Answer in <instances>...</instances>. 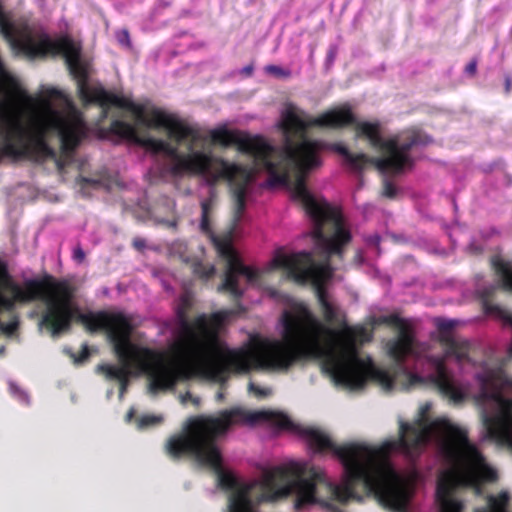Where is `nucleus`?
<instances>
[{
    "instance_id": "14",
    "label": "nucleus",
    "mask_w": 512,
    "mask_h": 512,
    "mask_svg": "<svg viewBox=\"0 0 512 512\" xmlns=\"http://www.w3.org/2000/svg\"><path fill=\"white\" fill-rule=\"evenodd\" d=\"M376 322L398 330L397 336L386 343V350L388 356L402 368L407 357L415 352L416 337L412 327L397 314L379 316Z\"/></svg>"
},
{
    "instance_id": "32",
    "label": "nucleus",
    "mask_w": 512,
    "mask_h": 512,
    "mask_svg": "<svg viewBox=\"0 0 512 512\" xmlns=\"http://www.w3.org/2000/svg\"><path fill=\"white\" fill-rule=\"evenodd\" d=\"M80 183L82 185L98 186L100 182L98 180H95V179H91V178H87V177H82L81 180H80Z\"/></svg>"
},
{
    "instance_id": "31",
    "label": "nucleus",
    "mask_w": 512,
    "mask_h": 512,
    "mask_svg": "<svg viewBox=\"0 0 512 512\" xmlns=\"http://www.w3.org/2000/svg\"><path fill=\"white\" fill-rule=\"evenodd\" d=\"M54 153H55V156L54 157H47L45 158V161L43 163H45L47 160H54L55 163H56V166L57 168L60 170L64 167V163L63 161L57 156V152L54 150Z\"/></svg>"
},
{
    "instance_id": "13",
    "label": "nucleus",
    "mask_w": 512,
    "mask_h": 512,
    "mask_svg": "<svg viewBox=\"0 0 512 512\" xmlns=\"http://www.w3.org/2000/svg\"><path fill=\"white\" fill-rule=\"evenodd\" d=\"M304 465L307 467V469H311V468L315 469L321 475V478L323 479V481L326 484H329L333 489L335 488V490H337V491L335 493H326V490H325L324 487H322V484L321 483H317L315 485V500L313 502H311V503L303 504V506H301L300 508H297L295 506V509H297V510H300V509L304 508L306 505H309V504L321 503L325 507H327L328 509L332 510L333 512H343L340 509H338L335 505L330 503L329 501L330 500H335V501H337V502H339L341 504H347L351 500L357 501V502H362L364 497H367V496H370V495H373L383 507L388 508L391 511H394V512H405L406 509H407L408 503L405 504V508L403 510H396V509H394L390 505L384 503L378 497V495L376 494L375 491H368V490H366L361 483H356V482L353 483L351 485L349 491H348L346 489L347 473H346V468H345V466L343 464H342V466L344 468L343 479H342V482L340 484H338V485L328 481V479L326 478L324 472L320 468L315 467V466H309L307 464H304ZM407 502H409V500Z\"/></svg>"
},
{
    "instance_id": "34",
    "label": "nucleus",
    "mask_w": 512,
    "mask_h": 512,
    "mask_svg": "<svg viewBox=\"0 0 512 512\" xmlns=\"http://www.w3.org/2000/svg\"><path fill=\"white\" fill-rule=\"evenodd\" d=\"M512 87V80L509 76H506L505 78V92L509 93L511 91Z\"/></svg>"
},
{
    "instance_id": "2",
    "label": "nucleus",
    "mask_w": 512,
    "mask_h": 512,
    "mask_svg": "<svg viewBox=\"0 0 512 512\" xmlns=\"http://www.w3.org/2000/svg\"><path fill=\"white\" fill-rule=\"evenodd\" d=\"M204 317L196 326L205 333L195 338L201 366L212 376L221 377L227 371L248 373L253 369L283 371L298 361L321 359L322 369L337 383L350 389L363 388L368 380L379 383L386 391L395 386V375L377 368L372 360L359 357L356 345L371 341V333L363 326L344 323L341 331L323 324L305 305L295 313L282 316L283 340H261L253 349H231L209 333Z\"/></svg>"
},
{
    "instance_id": "30",
    "label": "nucleus",
    "mask_w": 512,
    "mask_h": 512,
    "mask_svg": "<svg viewBox=\"0 0 512 512\" xmlns=\"http://www.w3.org/2000/svg\"><path fill=\"white\" fill-rule=\"evenodd\" d=\"M132 246L138 250V251H141L143 250L145 247H146V241L145 239L143 238H140V237H136L133 239L132 241Z\"/></svg>"
},
{
    "instance_id": "39",
    "label": "nucleus",
    "mask_w": 512,
    "mask_h": 512,
    "mask_svg": "<svg viewBox=\"0 0 512 512\" xmlns=\"http://www.w3.org/2000/svg\"><path fill=\"white\" fill-rule=\"evenodd\" d=\"M194 405H199L200 399L198 397H194L190 400Z\"/></svg>"
},
{
    "instance_id": "33",
    "label": "nucleus",
    "mask_w": 512,
    "mask_h": 512,
    "mask_svg": "<svg viewBox=\"0 0 512 512\" xmlns=\"http://www.w3.org/2000/svg\"><path fill=\"white\" fill-rule=\"evenodd\" d=\"M408 379H409L410 385H414V384L422 382V377H420L417 374L408 373Z\"/></svg>"
},
{
    "instance_id": "18",
    "label": "nucleus",
    "mask_w": 512,
    "mask_h": 512,
    "mask_svg": "<svg viewBox=\"0 0 512 512\" xmlns=\"http://www.w3.org/2000/svg\"><path fill=\"white\" fill-rule=\"evenodd\" d=\"M193 273L202 280H208L215 274V267L211 264L196 262L193 265Z\"/></svg>"
},
{
    "instance_id": "15",
    "label": "nucleus",
    "mask_w": 512,
    "mask_h": 512,
    "mask_svg": "<svg viewBox=\"0 0 512 512\" xmlns=\"http://www.w3.org/2000/svg\"><path fill=\"white\" fill-rule=\"evenodd\" d=\"M504 384L512 389V378H506ZM504 411L495 417L484 419L487 435L503 446H512V398H500Z\"/></svg>"
},
{
    "instance_id": "5",
    "label": "nucleus",
    "mask_w": 512,
    "mask_h": 512,
    "mask_svg": "<svg viewBox=\"0 0 512 512\" xmlns=\"http://www.w3.org/2000/svg\"><path fill=\"white\" fill-rule=\"evenodd\" d=\"M430 406L421 408V416L413 423L400 421L397 439L386 440L378 446L361 442L336 445L327 433L313 428L303 427L299 433L306 438L314 452L331 451L346 468V489L349 491L353 483H361L368 491H375L378 497L396 510H403L410 499V483L401 476L390 461L392 452L399 451L408 457L418 455L421 448L429 440L431 430H437V419L430 425L425 418ZM448 422H450L448 420Z\"/></svg>"
},
{
    "instance_id": "21",
    "label": "nucleus",
    "mask_w": 512,
    "mask_h": 512,
    "mask_svg": "<svg viewBox=\"0 0 512 512\" xmlns=\"http://www.w3.org/2000/svg\"><path fill=\"white\" fill-rule=\"evenodd\" d=\"M45 96H46V99L43 100L44 104H46L47 106L50 105V100L52 99H62L64 96H63V93L56 89V88H49L46 90L45 92Z\"/></svg>"
},
{
    "instance_id": "6",
    "label": "nucleus",
    "mask_w": 512,
    "mask_h": 512,
    "mask_svg": "<svg viewBox=\"0 0 512 512\" xmlns=\"http://www.w3.org/2000/svg\"><path fill=\"white\" fill-rule=\"evenodd\" d=\"M286 132L296 133L298 141L309 140L306 137L310 127L341 129L353 126L355 137L366 139L369 145L382 153L381 157H370L364 153H352L346 146L336 143L331 148L344 157L346 165L354 172H362L368 165L386 173H401L406 167L414 164L409 152L415 147L426 146L432 142L431 137L418 129H410L399 135L384 139L381 135V124L378 121H357L348 105L329 110L318 117L306 119V113L293 105L287 106L284 116Z\"/></svg>"
},
{
    "instance_id": "36",
    "label": "nucleus",
    "mask_w": 512,
    "mask_h": 512,
    "mask_svg": "<svg viewBox=\"0 0 512 512\" xmlns=\"http://www.w3.org/2000/svg\"><path fill=\"white\" fill-rule=\"evenodd\" d=\"M482 394H483V397H485V398L497 399V397H498L497 393L488 394L486 391H483Z\"/></svg>"
},
{
    "instance_id": "29",
    "label": "nucleus",
    "mask_w": 512,
    "mask_h": 512,
    "mask_svg": "<svg viewBox=\"0 0 512 512\" xmlns=\"http://www.w3.org/2000/svg\"><path fill=\"white\" fill-rule=\"evenodd\" d=\"M267 70L269 72L275 74L276 76H288L289 75L288 72H285L281 67L275 66V65L268 66Z\"/></svg>"
},
{
    "instance_id": "25",
    "label": "nucleus",
    "mask_w": 512,
    "mask_h": 512,
    "mask_svg": "<svg viewBox=\"0 0 512 512\" xmlns=\"http://www.w3.org/2000/svg\"><path fill=\"white\" fill-rule=\"evenodd\" d=\"M133 375V371L131 373H128L125 377L118 380L119 382V395L120 397L123 396V394L127 391L128 385H129V378Z\"/></svg>"
},
{
    "instance_id": "28",
    "label": "nucleus",
    "mask_w": 512,
    "mask_h": 512,
    "mask_svg": "<svg viewBox=\"0 0 512 512\" xmlns=\"http://www.w3.org/2000/svg\"><path fill=\"white\" fill-rule=\"evenodd\" d=\"M477 71V60L472 59L465 67L466 74L470 76H474Z\"/></svg>"
},
{
    "instance_id": "37",
    "label": "nucleus",
    "mask_w": 512,
    "mask_h": 512,
    "mask_svg": "<svg viewBox=\"0 0 512 512\" xmlns=\"http://www.w3.org/2000/svg\"><path fill=\"white\" fill-rule=\"evenodd\" d=\"M193 398V395L189 392H187L183 397H182V401L183 402H186L187 400H191Z\"/></svg>"
},
{
    "instance_id": "20",
    "label": "nucleus",
    "mask_w": 512,
    "mask_h": 512,
    "mask_svg": "<svg viewBox=\"0 0 512 512\" xmlns=\"http://www.w3.org/2000/svg\"><path fill=\"white\" fill-rule=\"evenodd\" d=\"M396 195H397L396 186L391 181L385 179L383 181L382 196L389 198V199H394L396 197Z\"/></svg>"
},
{
    "instance_id": "16",
    "label": "nucleus",
    "mask_w": 512,
    "mask_h": 512,
    "mask_svg": "<svg viewBox=\"0 0 512 512\" xmlns=\"http://www.w3.org/2000/svg\"><path fill=\"white\" fill-rule=\"evenodd\" d=\"M492 266L496 274L501 278L502 288L512 292V269L510 263L500 258H494Z\"/></svg>"
},
{
    "instance_id": "10",
    "label": "nucleus",
    "mask_w": 512,
    "mask_h": 512,
    "mask_svg": "<svg viewBox=\"0 0 512 512\" xmlns=\"http://www.w3.org/2000/svg\"><path fill=\"white\" fill-rule=\"evenodd\" d=\"M71 296L72 290L68 281L56 280L49 274L41 279L26 280L23 289L9 273L7 263L0 259V310L14 309L18 302L42 300L46 303V309L41 316L40 324L57 333L69 325Z\"/></svg>"
},
{
    "instance_id": "12",
    "label": "nucleus",
    "mask_w": 512,
    "mask_h": 512,
    "mask_svg": "<svg viewBox=\"0 0 512 512\" xmlns=\"http://www.w3.org/2000/svg\"><path fill=\"white\" fill-rule=\"evenodd\" d=\"M438 341L445 348L444 356H427V361L435 370L431 381L439 391L453 401H461L464 398L462 390L454 384L447 368L446 357L453 356L458 361L467 360L470 352V342L453 336L452 331L456 326L455 320L438 319L436 322Z\"/></svg>"
},
{
    "instance_id": "26",
    "label": "nucleus",
    "mask_w": 512,
    "mask_h": 512,
    "mask_svg": "<svg viewBox=\"0 0 512 512\" xmlns=\"http://www.w3.org/2000/svg\"><path fill=\"white\" fill-rule=\"evenodd\" d=\"M160 421H161L160 417L153 416V415H147V416H143L140 419V425L141 426H149V425H152L155 423H159Z\"/></svg>"
},
{
    "instance_id": "19",
    "label": "nucleus",
    "mask_w": 512,
    "mask_h": 512,
    "mask_svg": "<svg viewBox=\"0 0 512 512\" xmlns=\"http://www.w3.org/2000/svg\"><path fill=\"white\" fill-rule=\"evenodd\" d=\"M494 288H485L481 293V299L483 307L487 313H498L500 311L499 306L491 303L490 299L493 295Z\"/></svg>"
},
{
    "instance_id": "3",
    "label": "nucleus",
    "mask_w": 512,
    "mask_h": 512,
    "mask_svg": "<svg viewBox=\"0 0 512 512\" xmlns=\"http://www.w3.org/2000/svg\"><path fill=\"white\" fill-rule=\"evenodd\" d=\"M239 422H267L282 429H292L294 426L291 419L281 412L232 408L220 411L217 416L202 414L189 417L182 433L172 436L166 444V451L171 458L180 459L189 455L215 471L218 486L222 490L231 491L228 512H257V507L262 503L273 502L290 494L296 495V507L300 508L315 500L317 483L322 484L326 493L337 491L326 484L315 469H307L301 463L266 470L260 480L239 482L232 473L223 469L222 455L217 445V439Z\"/></svg>"
},
{
    "instance_id": "27",
    "label": "nucleus",
    "mask_w": 512,
    "mask_h": 512,
    "mask_svg": "<svg viewBox=\"0 0 512 512\" xmlns=\"http://www.w3.org/2000/svg\"><path fill=\"white\" fill-rule=\"evenodd\" d=\"M85 252L84 250L81 248L80 245L76 246L73 250V259L75 261H77L78 263H81L85 260Z\"/></svg>"
},
{
    "instance_id": "9",
    "label": "nucleus",
    "mask_w": 512,
    "mask_h": 512,
    "mask_svg": "<svg viewBox=\"0 0 512 512\" xmlns=\"http://www.w3.org/2000/svg\"><path fill=\"white\" fill-rule=\"evenodd\" d=\"M438 428L447 436L443 444L446 458L457 467V471L443 472L436 487V500L440 512H462L463 503L454 497L460 478L467 484L479 486L483 482H495L496 470L488 466L478 448L469 441L468 432L451 422H437Z\"/></svg>"
},
{
    "instance_id": "11",
    "label": "nucleus",
    "mask_w": 512,
    "mask_h": 512,
    "mask_svg": "<svg viewBox=\"0 0 512 512\" xmlns=\"http://www.w3.org/2000/svg\"><path fill=\"white\" fill-rule=\"evenodd\" d=\"M216 199L215 191L210 190L209 197L201 202L200 229L211 239L219 257L226 261L224 278L218 291L229 293L235 301H238L243 295V290L239 287V276L246 277L249 283H255L260 279V273L245 266L233 247V229L239 221L235 222L233 219V227L230 231L221 235L214 234L210 215L215 207Z\"/></svg>"
},
{
    "instance_id": "22",
    "label": "nucleus",
    "mask_w": 512,
    "mask_h": 512,
    "mask_svg": "<svg viewBox=\"0 0 512 512\" xmlns=\"http://www.w3.org/2000/svg\"><path fill=\"white\" fill-rule=\"evenodd\" d=\"M90 356V353H89V348L86 344H84L82 346V349L81 351L78 353L77 356L75 355H72V357L74 358V362L75 363H82L84 362L85 360H87Z\"/></svg>"
},
{
    "instance_id": "1",
    "label": "nucleus",
    "mask_w": 512,
    "mask_h": 512,
    "mask_svg": "<svg viewBox=\"0 0 512 512\" xmlns=\"http://www.w3.org/2000/svg\"><path fill=\"white\" fill-rule=\"evenodd\" d=\"M50 34H22V52L27 56L56 57L65 59L70 73L77 80V90L84 105L96 103L104 114L112 106L133 113L139 125L152 129L164 128L168 138L177 145L186 144L187 153H181L176 146L165 140L157 139L148 134H139L137 128L122 120H113L109 131L128 141L144 147L146 150L169 156L173 163L171 173L174 176L198 175L205 178L210 186L227 181L234 203V220L238 222L246 209V196L249 185L254 181L257 172L265 170L269 174V184L288 185L291 174H294L292 195L302 203L305 211L316 219L325 217L326 210L320 205L306 186L308 174L321 167V152L326 144L318 140L296 141V133L286 132L282 112L280 129L284 135V145L276 148L260 135L250 136L240 130H229L225 126L212 129L210 140L215 145L228 147L236 145L239 152L250 155L254 160L253 166L230 163L227 160L212 155L210 152L195 150L207 141L197 125L189 124L174 114L153 108L148 113L142 105L105 90L102 87L88 85V73L81 62V44L72 40L69 34L52 40Z\"/></svg>"
},
{
    "instance_id": "38",
    "label": "nucleus",
    "mask_w": 512,
    "mask_h": 512,
    "mask_svg": "<svg viewBox=\"0 0 512 512\" xmlns=\"http://www.w3.org/2000/svg\"><path fill=\"white\" fill-rule=\"evenodd\" d=\"M216 398H217V400H218V401L223 400V398H224V393H223L222 391H219V392L217 393V395H216Z\"/></svg>"
},
{
    "instance_id": "7",
    "label": "nucleus",
    "mask_w": 512,
    "mask_h": 512,
    "mask_svg": "<svg viewBox=\"0 0 512 512\" xmlns=\"http://www.w3.org/2000/svg\"><path fill=\"white\" fill-rule=\"evenodd\" d=\"M326 210L325 217L316 219L313 238L316 246L321 250L324 261L316 263L310 252L301 251L290 255L277 253L272 259V266L283 269L287 277L298 284L311 282L316 290L317 299L321 306L324 320L328 324L338 322V309L329 302L325 283L334 273L330 264L333 256L343 258L344 247L351 241V234L343 226L341 217L326 203H320Z\"/></svg>"
},
{
    "instance_id": "23",
    "label": "nucleus",
    "mask_w": 512,
    "mask_h": 512,
    "mask_svg": "<svg viewBox=\"0 0 512 512\" xmlns=\"http://www.w3.org/2000/svg\"><path fill=\"white\" fill-rule=\"evenodd\" d=\"M249 390L259 397H266L270 395V390L256 386L254 383H249Z\"/></svg>"
},
{
    "instance_id": "17",
    "label": "nucleus",
    "mask_w": 512,
    "mask_h": 512,
    "mask_svg": "<svg viewBox=\"0 0 512 512\" xmlns=\"http://www.w3.org/2000/svg\"><path fill=\"white\" fill-rule=\"evenodd\" d=\"M487 500L490 510L487 508H483L477 510V512H506L510 496L508 492L501 491L497 496H488Z\"/></svg>"
},
{
    "instance_id": "35",
    "label": "nucleus",
    "mask_w": 512,
    "mask_h": 512,
    "mask_svg": "<svg viewBox=\"0 0 512 512\" xmlns=\"http://www.w3.org/2000/svg\"><path fill=\"white\" fill-rule=\"evenodd\" d=\"M336 56V51L334 49H330L327 55V59L329 62H333L334 58Z\"/></svg>"
},
{
    "instance_id": "40",
    "label": "nucleus",
    "mask_w": 512,
    "mask_h": 512,
    "mask_svg": "<svg viewBox=\"0 0 512 512\" xmlns=\"http://www.w3.org/2000/svg\"><path fill=\"white\" fill-rule=\"evenodd\" d=\"M5 352V347L4 346H1L0 347V355H3Z\"/></svg>"
},
{
    "instance_id": "24",
    "label": "nucleus",
    "mask_w": 512,
    "mask_h": 512,
    "mask_svg": "<svg viewBox=\"0 0 512 512\" xmlns=\"http://www.w3.org/2000/svg\"><path fill=\"white\" fill-rule=\"evenodd\" d=\"M116 41L123 48H131V40L129 34H117Z\"/></svg>"
},
{
    "instance_id": "8",
    "label": "nucleus",
    "mask_w": 512,
    "mask_h": 512,
    "mask_svg": "<svg viewBox=\"0 0 512 512\" xmlns=\"http://www.w3.org/2000/svg\"><path fill=\"white\" fill-rule=\"evenodd\" d=\"M0 120L5 122L0 130V161L3 157H11L43 164L45 158L55 156L47 141L50 133L58 134L64 154H72L86 136V126L81 118L67 117L52 109L34 118L29 131L18 120L9 119L4 112H0Z\"/></svg>"
},
{
    "instance_id": "4",
    "label": "nucleus",
    "mask_w": 512,
    "mask_h": 512,
    "mask_svg": "<svg viewBox=\"0 0 512 512\" xmlns=\"http://www.w3.org/2000/svg\"><path fill=\"white\" fill-rule=\"evenodd\" d=\"M72 290L69 308L71 319L69 325L57 333L44 326L52 336H58L63 332L70 330L73 320L82 323L85 328L91 332L104 331L109 341L113 344L120 365L100 364L97 366V372L105 376L107 380H120L131 373L134 369L144 373L149 379V392L156 394L159 391H165L173 388L180 378L188 377L189 374L202 375L207 378L223 381L230 373H236L234 370L227 371L221 377L212 376L201 366L197 351L200 350L197 341L192 339L204 338L205 333L197 326L196 321L204 317L209 333L214 334L219 340L217 328L226 319L225 312L214 313L210 318L205 314L199 315L192 321H189L184 312L178 313L179 329L176 339L170 346L172 356L182 364L181 367H174L168 364L163 353L148 347H141L132 344L130 341L133 327L130 320L122 313H109L106 311L81 313L73 304L75 288L68 281ZM41 327V325L39 323Z\"/></svg>"
},
{
    "instance_id": "41",
    "label": "nucleus",
    "mask_w": 512,
    "mask_h": 512,
    "mask_svg": "<svg viewBox=\"0 0 512 512\" xmlns=\"http://www.w3.org/2000/svg\"><path fill=\"white\" fill-rule=\"evenodd\" d=\"M375 239L377 242H379V240H380L379 236H375Z\"/></svg>"
}]
</instances>
